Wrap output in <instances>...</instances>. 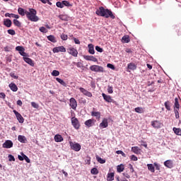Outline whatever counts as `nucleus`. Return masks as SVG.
Here are the masks:
<instances>
[{
	"instance_id": "obj_45",
	"label": "nucleus",
	"mask_w": 181,
	"mask_h": 181,
	"mask_svg": "<svg viewBox=\"0 0 181 181\" xmlns=\"http://www.w3.org/2000/svg\"><path fill=\"white\" fill-rule=\"evenodd\" d=\"M21 155L22 156H23L24 160H25V162H27V163H30V159H29L28 156L25 155L23 153H21Z\"/></svg>"
},
{
	"instance_id": "obj_10",
	"label": "nucleus",
	"mask_w": 181,
	"mask_h": 181,
	"mask_svg": "<svg viewBox=\"0 0 181 181\" xmlns=\"http://www.w3.org/2000/svg\"><path fill=\"white\" fill-rule=\"evenodd\" d=\"M67 52L69 54H71V56H74V57H77L78 54V52L74 47H69L67 49Z\"/></svg>"
},
{
	"instance_id": "obj_37",
	"label": "nucleus",
	"mask_w": 181,
	"mask_h": 181,
	"mask_svg": "<svg viewBox=\"0 0 181 181\" xmlns=\"http://www.w3.org/2000/svg\"><path fill=\"white\" fill-rule=\"evenodd\" d=\"M134 111H135V112H137L138 114H144V112H145V111L144 110V108L139 107H136V108L134 109Z\"/></svg>"
},
{
	"instance_id": "obj_34",
	"label": "nucleus",
	"mask_w": 181,
	"mask_h": 181,
	"mask_svg": "<svg viewBox=\"0 0 181 181\" xmlns=\"http://www.w3.org/2000/svg\"><path fill=\"white\" fill-rule=\"evenodd\" d=\"M179 110H180V108L174 107V114L175 115L176 119L180 118V116L179 115Z\"/></svg>"
},
{
	"instance_id": "obj_57",
	"label": "nucleus",
	"mask_w": 181,
	"mask_h": 181,
	"mask_svg": "<svg viewBox=\"0 0 181 181\" xmlns=\"http://www.w3.org/2000/svg\"><path fill=\"white\" fill-rule=\"evenodd\" d=\"M31 105L32 107H33V108H39V105H37L36 103L35 102H32L31 103Z\"/></svg>"
},
{
	"instance_id": "obj_22",
	"label": "nucleus",
	"mask_w": 181,
	"mask_h": 181,
	"mask_svg": "<svg viewBox=\"0 0 181 181\" xmlns=\"http://www.w3.org/2000/svg\"><path fill=\"white\" fill-rule=\"evenodd\" d=\"M8 87L11 90V91H13L14 93H16V91H18V86L13 83H11L8 85Z\"/></svg>"
},
{
	"instance_id": "obj_42",
	"label": "nucleus",
	"mask_w": 181,
	"mask_h": 181,
	"mask_svg": "<svg viewBox=\"0 0 181 181\" xmlns=\"http://www.w3.org/2000/svg\"><path fill=\"white\" fill-rule=\"evenodd\" d=\"M96 160L101 164L105 163V160L101 158V157L98 156H96Z\"/></svg>"
},
{
	"instance_id": "obj_44",
	"label": "nucleus",
	"mask_w": 181,
	"mask_h": 181,
	"mask_svg": "<svg viewBox=\"0 0 181 181\" xmlns=\"http://www.w3.org/2000/svg\"><path fill=\"white\" fill-rule=\"evenodd\" d=\"M52 76L54 77H57V76H60V72L57 70H54L52 72Z\"/></svg>"
},
{
	"instance_id": "obj_28",
	"label": "nucleus",
	"mask_w": 181,
	"mask_h": 181,
	"mask_svg": "<svg viewBox=\"0 0 181 181\" xmlns=\"http://www.w3.org/2000/svg\"><path fill=\"white\" fill-rule=\"evenodd\" d=\"M122 42L123 43H129L131 42V40L129 39V35H124L122 38Z\"/></svg>"
},
{
	"instance_id": "obj_29",
	"label": "nucleus",
	"mask_w": 181,
	"mask_h": 181,
	"mask_svg": "<svg viewBox=\"0 0 181 181\" xmlns=\"http://www.w3.org/2000/svg\"><path fill=\"white\" fill-rule=\"evenodd\" d=\"M127 69H129V70H136V64L132 62L129 63L127 65Z\"/></svg>"
},
{
	"instance_id": "obj_32",
	"label": "nucleus",
	"mask_w": 181,
	"mask_h": 181,
	"mask_svg": "<svg viewBox=\"0 0 181 181\" xmlns=\"http://www.w3.org/2000/svg\"><path fill=\"white\" fill-rule=\"evenodd\" d=\"M56 80L58 83H59V84H61L64 87H67V83H66V82H64V81H63L62 79L59 78H56Z\"/></svg>"
},
{
	"instance_id": "obj_58",
	"label": "nucleus",
	"mask_w": 181,
	"mask_h": 181,
	"mask_svg": "<svg viewBox=\"0 0 181 181\" xmlns=\"http://www.w3.org/2000/svg\"><path fill=\"white\" fill-rule=\"evenodd\" d=\"M131 160H134V162H136V160H138V157H136L135 155H132L131 156Z\"/></svg>"
},
{
	"instance_id": "obj_5",
	"label": "nucleus",
	"mask_w": 181,
	"mask_h": 181,
	"mask_svg": "<svg viewBox=\"0 0 181 181\" xmlns=\"http://www.w3.org/2000/svg\"><path fill=\"white\" fill-rule=\"evenodd\" d=\"M69 145L71 146V149L75 151V152H79V151L81 149V146L78 143L70 141Z\"/></svg>"
},
{
	"instance_id": "obj_36",
	"label": "nucleus",
	"mask_w": 181,
	"mask_h": 181,
	"mask_svg": "<svg viewBox=\"0 0 181 181\" xmlns=\"http://www.w3.org/2000/svg\"><path fill=\"white\" fill-rule=\"evenodd\" d=\"M47 37L48 40H49V42H52V43H56V42H57V40H56V37H54V35H49Z\"/></svg>"
},
{
	"instance_id": "obj_43",
	"label": "nucleus",
	"mask_w": 181,
	"mask_h": 181,
	"mask_svg": "<svg viewBox=\"0 0 181 181\" xmlns=\"http://www.w3.org/2000/svg\"><path fill=\"white\" fill-rule=\"evenodd\" d=\"M91 175H98V169L97 168H93L90 170Z\"/></svg>"
},
{
	"instance_id": "obj_19",
	"label": "nucleus",
	"mask_w": 181,
	"mask_h": 181,
	"mask_svg": "<svg viewBox=\"0 0 181 181\" xmlns=\"http://www.w3.org/2000/svg\"><path fill=\"white\" fill-rule=\"evenodd\" d=\"M141 149L139 148L138 146H133L132 147V152L136 153V155H141Z\"/></svg>"
},
{
	"instance_id": "obj_15",
	"label": "nucleus",
	"mask_w": 181,
	"mask_h": 181,
	"mask_svg": "<svg viewBox=\"0 0 181 181\" xmlns=\"http://www.w3.org/2000/svg\"><path fill=\"white\" fill-rule=\"evenodd\" d=\"M99 127L101 129L107 128L108 127V119L107 118H104L102 122L99 124Z\"/></svg>"
},
{
	"instance_id": "obj_7",
	"label": "nucleus",
	"mask_w": 181,
	"mask_h": 181,
	"mask_svg": "<svg viewBox=\"0 0 181 181\" xmlns=\"http://www.w3.org/2000/svg\"><path fill=\"white\" fill-rule=\"evenodd\" d=\"M69 107L72 108V110H77V100L74 98H71L69 100Z\"/></svg>"
},
{
	"instance_id": "obj_11",
	"label": "nucleus",
	"mask_w": 181,
	"mask_h": 181,
	"mask_svg": "<svg viewBox=\"0 0 181 181\" xmlns=\"http://www.w3.org/2000/svg\"><path fill=\"white\" fill-rule=\"evenodd\" d=\"M16 50H17L21 56H23V57H26V56H28L26 52H25V48L22 46H17L16 47Z\"/></svg>"
},
{
	"instance_id": "obj_33",
	"label": "nucleus",
	"mask_w": 181,
	"mask_h": 181,
	"mask_svg": "<svg viewBox=\"0 0 181 181\" xmlns=\"http://www.w3.org/2000/svg\"><path fill=\"white\" fill-rule=\"evenodd\" d=\"M147 168L151 173H155V167L153 166V164H147Z\"/></svg>"
},
{
	"instance_id": "obj_20",
	"label": "nucleus",
	"mask_w": 181,
	"mask_h": 181,
	"mask_svg": "<svg viewBox=\"0 0 181 181\" xmlns=\"http://www.w3.org/2000/svg\"><path fill=\"white\" fill-rule=\"evenodd\" d=\"M164 165H165L166 168H168V169H172V168H173V161L168 160L164 162Z\"/></svg>"
},
{
	"instance_id": "obj_46",
	"label": "nucleus",
	"mask_w": 181,
	"mask_h": 181,
	"mask_svg": "<svg viewBox=\"0 0 181 181\" xmlns=\"http://www.w3.org/2000/svg\"><path fill=\"white\" fill-rule=\"evenodd\" d=\"M7 32H8V35H11L12 36L16 35L15 30L10 29V30H8Z\"/></svg>"
},
{
	"instance_id": "obj_38",
	"label": "nucleus",
	"mask_w": 181,
	"mask_h": 181,
	"mask_svg": "<svg viewBox=\"0 0 181 181\" xmlns=\"http://www.w3.org/2000/svg\"><path fill=\"white\" fill-rule=\"evenodd\" d=\"M174 108H180V104H179V98H175Z\"/></svg>"
},
{
	"instance_id": "obj_8",
	"label": "nucleus",
	"mask_w": 181,
	"mask_h": 181,
	"mask_svg": "<svg viewBox=\"0 0 181 181\" xmlns=\"http://www.w3.org/2000/svg\"><path fill=\"white\" fill-rule=\"evenodd\" d=\"M102 97H103V99L105 100V101H106V103H113V104L117 103V102L114 100V99H112V98L109 95L102 93Z\"/></svg>"
},
{
	"instance_id": "obj_31",
	"label": "nucleus",
	"mask_w": 181,
	"mask_h": 181,
	"mask_svg": "<svg viewBox=\"0 0 181 181\" xmlns=\"http://www.w3.org/2000/svg\"><path fill=\"white\" fill-rule=\"evenodd\" d=\"M114 176H115L114 173H107V181H112V180H114Z\"/></svg>"
},
{
	"instance_id": "obj_41",
	"label": "nucleus",
	"mask_w": 181,
	"mask_h": 181,
	"mask_svg": "<svg viewBox=\"0 0 181 181\" xmlns=\"http://www.w3.org/2000/svg\"><path fill=\"white\" fill-rule=\"evenodd\" d=\"M173 130L174 131L175 134L176 135H180L181 136V129L180 128H176V127H174L173 129Z\"/></svg>"
},
{
	"instance_id": "obj_56",
	"label": "nucleus",
	"mask_w": 181,
	"mask_h": 181,
	"mask_svg": "<svg viewBox=\"0 0 181 181\" xmlns=\"http://www.w3.org/2000/svg\"><path fill=\"white\" fill-rule=\"evenodd\" d=\"M67 38H68V36H67V35H66V34H62V35H61V39H62V40H67Z\"/></svg>"
},
{
	"instance_id": "obj_59",
	"label": "nucleus",
	"mask_w": 181,
	"mask_h": 181,
	"mask_svg": "<svg viewBox=\"0 0 181 181\" xmlns=\"http://www.w3.org/2000/svg\"><path fill=\"white\" fill-rule=\"evenodd\" d=\"M10 76H11V77H12L13 78H15L16 80H18V76H16V75H15V73H11V74H10Z\"/></svg>"
},
{
	"instance_id": "obj_2",
	"label": "nucleus",
	"mask_w": 181,
	"mask_h": 181,
	"mask_svg": "<svg viewBox=\"0 0 181 181\" xmlns=\"http://www.w3.org/2000/svg\"><path fill=\"white\" fill-rule=\"evenodd\" d=\"M37 14V11L35 8H29L28 11H25L26 17L31 22H37L39 21V17L36 16Z\"/></svg>"
},
{
	"instance_id": "obj_23",
	"label": "nucleus",
	"mask_w": 181,
	"mask_h": 181,
	"mask_svg": "<svg viewBox=\"0 0 181 181\" xmlns=\"http://www.w3.org/2000/svg\"><path fill=\"white\" fill-rule=\"evenodd\" d=\"M85 125L90 128V127H93L94 125V119H90L85 122Z\"/></svg>"
},
{
	"instance_id": "obj_40",
	"label": "nucleus",
	"mask_w": 181,
	"mask_h": 181,
	"mask_svg": "<svg viewBox=\"0 0 181 181\" xmlns=\"http://www.w3.org/2000/svg\"><path fill=\"white\" fill-rule=\"evenodd\" d=\"M164 105L168 111H170V102L169 100L165 102Z\"/></svg>"
},
{
	"instance_id": "obj_26",
	"label": "nucleus",
	"mask_w": 181,
	"mask_h": 181,
	"mask_svg": "<svg viewBox=\"0 0 181 181\" xmlns=\"http://www.w3.org/2000/svg\"><path fill=\"white\" fill-rule=\"evenodd\" d=\"M88 53H90V54H94V53H95V52L94 51V45H93V44H89L88 45Z\"/></svg>"
},
{
	"instance_id": "obj_48",
	"label": "nucleus",
	"mask_w": 181,
	"mask_h": 181,
	"mask_svg": "<svg viewBox=\"0 0 181 181\" xmlns=\"http://www.w3.org/2000/svg\"><path fill=\"white\" fill-rule=\"evenodd\" d=\"M62 4L64 7V6H72L71 4H70V2L67 1H62Z\"/></svg>"
},
{
	"instance_id": "obj_13",
	"label": "nucleus",
	"mask_w": 181,
	"mask_h": 181,
	"mask_svg": "<svg viewBox=\"0 0 181 181\" xmlns=\"http://www.w3.org/2000/svg\"><path fill=\"white\" fill-rule=\"evenodd\" d=\"M79 90H80L81 93H83V95H86V97H89V98L93 97V93H91V92L84 89V88H79Z\"/></svg>"
},
{
	"instance_id": "obj_53",
	"label": "nucleus",
	"mask_w": 181,
	"mask_h": 181,
	"mask_svg": "<svg viewBox=\"0 0 181 181\" xmlns=\"http://www.w3.org/2000/svg\"><path fill=\"white\" fill-rule=\"evenodd\" d=\"M123 176H124V177H126L127 179H129V177H131L129 173H127V171L123 173Z\"/></svg>"
},
{
	"instance_id": "obj_21",
	"label": "nucleus",
	"mask_w": 181,
	"mask_h": 181,
	"mask_svg": "<svg viewBox=\"0 0 181 181\" xmlns=\"http://www.w3.org/2000/svg\"><path fill=\"white\" fill-rule=\"evenodd\" d=\"M4 25L6 28H11V26H12V21L9 20L8 18H6L4 20Z\"/></svg>"
},
{
	"instance_id": "obj_49",
	"label": "nucleus",
	"mask_w": 181,
	"mask_h": 181,
	"mask_svg": "<svg viewBox=\"0 0 181 181\" xmlns=\"http://www.w3.org/2000/svg\"><path fill=\"white\" fill-rule=\"evenodd\" d=\"M56 5L57 6V8H64V6H63V1H57L56 3Z\"/></svg>"
},
{
	"instance_id": "obj_4",
	"label": "nucleus",
	"mask_w": 181,
	"mask_h": 181,
	"mask_svg": "<svg viewBox=\"0 0 181 181\" xmlns=\"http://www.w3.org/2000/svg\"><path fill=\"white\" fill-rule=\"evenodd\" d=\"M71 125L75 129H80V127H81V125L80 124L78 119H77L76 117H73L71 118Z\"/></svg>"
},
{
	"instance_id": "obj_62",
	"label": "nucleus",
	"mask_w": 181,
	"mask_h": 181,
	"mask_svg": "<svg viewBox=\"0 0 181 181\" xmlns=\"http://www.w3.org/2000/svg\"><path fill=\"white\" fill-rule=\"evenodd\" d=\"M79 103H81V104H86V99L81 98L79 100Z\"/></svg>"
},
{
	"instance_id": "obj_52",
	"label": "nucleus",
	"mask_w": 181,
	"mask_h": 181,
	"mask_svg": "<svg viewBox=\"0 0 181 181\" xmlns=\"http://www.w3.org/2000/svg\"><path fill=\"white\" fill-rule=\"evenodd\" d=\"M95 50H97V52H99V53H103V48H101L100 46H96Z\"/></svg>"
},
{
	"instance_id": "obj_18",
	"label": "nucleus",
	"mask_w": 181,
	"mask_h": 181,
	"mask_svg": "<svg viewBox=\"0 0 181 181\" xmlns=\"http://www.w3.org/2000/svg\"><path fill=\"white\" fill-rule=\"evenodd\" d=\"M58 18L61 21H64V22H67L68 21H70V16H68L67 14H60Z\"/></svg>"
},
{
	"instance_id": "obj_6",
	"label": "nucleus",
	"mask_w": 181,
	"mask_h": 181,
	"mask_svg": "<svg viewBox=\"0 0 181 181\" xmlns=\"http://www.w3.org/2000/svg\"><path fill=\"white\" fill-rule=\"evenodd\" d=\"M151 126L156 129H159V128H162V127H163V124H162L159 120H154L151 122Z\"/></svg>"
},
{
	"instance_id": "obj_27",
	"label": "nucleus",
	"mask_w": 181,
	"mask_h": 181,
	"mask_svg": "<svg viewBox=\"0 0 181 181\" xmlns=\"http://www.w3.org/2000/svg\"><path fill=\"white\" fill-rule=\"evenodd\" d=\"M55 142H63V137L60 134H57L54 136Z\"/></svg>"
},
{
	"instance_id": "obj_9",
	"label": "nucleus",
	"mask_w": 181,
	"mask_h": 181,
	"mask_svg": "<svg viewBox=\"0 0 181 181\" xmlns=\"http://www.w3.org/2000/svg\"><path fill=\"white\" fill-rule=\"evenodd\" d=\"M13 112L15 114L18 122H20V124H23L25 119L23 117H22V115H21V113L16 110H13Z\"/></svg>"
},
{
	"instance_id": "obj_14",
	"label": "nucleus",
	"mask_w": 181,
	"mask_h": 181,
	"mask_svg": "<svg viewBox=\"0 0 181 181\" xmlns=\"http://www.w3.org/2000/svg\"><path fill=\"white\" fill-rule=\"evenodd\" d=\"M52 51H53V53H59V52L65 53L66 48H64L63 46L56 47L53 48Z\"/></svg>"
},
{
	"instance_id": "obj_3",
	"label": "nucleus",
	"mask_w": 181,
	"mask_h": 181,
	"mask_svg": "<svg viewBox=\"0 0 181 181\" xmlns=\"http://www.w3.org/2000/svg\"><path fill=\"white\" fill-rule=\"evenodd\" d=\"M90 70L91 71H95V73H105L104 67L99 65H92L90 66Z\"/></svg>"
},
{
	"instance_id": "obj_17",
	"label": "nucleus",
	"mask_w": 181,
	"mask_h": 181,
	"mask_svg": "<svg viewBox=\"0 0 181 181\" xmlns=\"http://www.w3.org/2000/svg\"><path fill=\"white\" fill-rule=\"evenodd\" d=\"M23 59L24 62H25V63H27L30 66H32V67L35 66V63H33V60H32V59H30L29 57H23Z\"/></svg>"
},
{
	"instance_id": "obj_30",
	"label": "nucleus",
	"mask_w": 181,
	"mask_h": 181,
	"mask_svg": "<svg viewBox=\"0 0 181 181\" xmlns=\"http://www.w3.org/2000/svg\"><path fill=\"white\" fill-rule=\"evenodd\" d=\"M124 169H125L124 164H120L117 166V170L118 173H121L122 172H124Z\"/></svg>"
},
{
	"instance_id": "obj_50",
	"label": "nucleus",
	"mask_w": 181,
	"mask_h": 181,
	"mask_svg": "<svg viewBox=\"0 0 181 181\" xmlns=\"http://www.w3.org/2000/svg\"><path fill=\"white\" fill-rule=\"evenodd\" d=\"M40 32H42V33H47V29L45 27L40 28Z\"/></svg>"
},
{
	"instance_id": "obj_63",
	"label": "nucleus",
	"mask_w": 181,
	"mask_h": 181,
	"mask_svg": "<svg viewBox=\"0 0 181 181\" xmlns=\"http://www.w3.org/2000/svg\"><path fill=\"white\" fill-rule=\"evenodd\" d=\"M74 42L76 45H80V40L76 37H74Z\"/></svg>"
},
{
	"instance_id": "obj_60",
	"label": "nucleus",
	"mask_w": 181,
	"mask_h": 181,
	"mask_svg": "<svg viewBox=\"0 0 181 181\" xmlns=\"http://www.w3.org/2000/svg\"><path fill=\"white\" fill-rule=\"evenodd\" d=\"M154 166H155L156 170H160V165H159L158 163H154Z\"/></svg>"
},
{
	"instance_id": "obj_54",
	"label": "nucleus",
	"mask_w": 181,
	"mask_h": 181,
	"mask_svg": "<svg viewBox=\"0 0 181 181\" xmlns=\"http://www.w3.org/2000/svg\"><path fill=\"white\" fill-rule=\"evenodd\" d=\"M107 67L111 69L112 70H115V66L112 64H107Z\"/></svg>"
},
{
	"instance_id": "obj_24",
	"label": "nucleus",
	"mask_w": 181,
	"mask_h": 181,
	"mask_svg": "<svg viewBox=\"0 0 181 181\" xmlns=\"http://www.w3.org/2000/svg\"><path fill=\"white\" fill-rule=\"evenodd\" d=\"M18 140L19 141V142H21V144H25L26 141H28L26 139V137L25 136H22V135H18Z\"/></svg>"
},
{
	"instance_id": "obj_55",
	"label": "nucleus",
	"mask_w": 181,
	"mask_h": 181,
	"mask_svg": "<svg viewBox=\"0 0 181 181\" xmlns=\"http://www.w3.org/2000/svg\"><path fill=\"white\" fill-rule=\"evenodd\" d=\"M74 64H76V66L78 68V69H81V67H83V63L81 62H74Z\"/></svg>"
},
{
	"instance_id": "obj_61",
	"label": "nucleus",
	"mask_w": 181,
	"mask_h": 181,
	"mask_svg": "<svg viewBox=\"0 0 181 181\" xmlns=\"http://www.w3.org/2000/svg\"><path fill=\"white\" fill-rule=\"evenodd\" d=\"M6 97V95H5L4 93H2V92L0 93V98H3L4 100H5Z\"/></svg>"
},
{
	"instance_id": "obj_39",
	"label": "nucleus",
	"mask_w": 181,
	"mask_h": 181,
	"mask_svg": "<svg viewBox=\"0 0 181 181\" xmlns=\"http://www.w3.org/2000/svg\"><path fill=\"white\" fill-rule=\"evenodd\" d=\"M13 22L15 26H17L18 28H21L22 26V23H21V21L17 19H14Z\"/></svg>"
},
{
	"instance_id": "obj_51",
	"label": "nucleus",
	"mask_w": 181,
	"mask_h": 181,
	"mask_svg": "<svg viewBox=\"0 0 181 181\" xmlns=\"http://www.w3.org/2000/svg\"><path fill=\"white\" fill-rule=\"evenodd\" d=\"M8 160L9 162H15V157L12 155H8Z\"/></svg>"
},
{
	"instance_id": "obj_12",
	"label": "nucleus",
	"mask_w": 181,
	"mask_h": 181,
	"mask_svg": "<svg viewBox=\"0 0 181 181\" xmlns=\"http://www.w3.org/2000/svg\"><path fill=\"white\" fill-rule=\"evenodd\" d=\"M13 146V142L11 140H6L3 144V148H6V149H10V148H12Z\"/></svg>"
},
{
	"instance_id": "obj_25",
	"label": "nucleus",
	"mask_w": 181,
	"mask_h": 181,
	"mask_svg": "<svg viewBox=\"0 0 181 181\" xmlns=\"http://www.w3.org/2000/svg\"><path fill=\"white\" fill-rule=\"evenodd\" d=\"M91 116L95 117L96 119H100L101 118V112H91Z\"/></svg>"
},
{
	"instance_id": "obj_64",
	"label": "nucleus",
	"mask_w": 181,
	"mask_h": 181,
	"mask_svg": "<svg viewBox=\"0 0 181 181\" xmlns=\"http://www.w3.org/2000/svg\"><path fill=\"white\" fill-rule=\"evenodd\" d=\"M23 104V103H22V100H18L17 101V105H19L20 107H22Z\"/></svg>"
},
{
	"instance_id": "obj_47",
	"label": "nucleus",
	"mask_w": 181,
	"mask_h": 181,
	"mask_svg": "<svg viewBox=\"0 0 181 181\" xmlns=\"http://www.w3.org/2000/svg\"><path fill=\"white\" fill-rule=\"evenodd\" d=\"M107 93L109 94H112V93H114L112 86H107Z\"/></svg>"
},
{
	"instance_id": "obj_1",
	"label": "nucleus",
	"mask_w": 181,
	"mask_h": 181,
	"mask_svg": "<svg viewBox=\"0 0 181 181\" xmlns=\"http://www.w3.org/2000/svg\"><path fill=\"white\" fill-rule=\"evenodd\" d=\"M96 15L98 16H103V18H111V19H115V16L112 14V11L109 9H105L104 7L100 6L96 11Z\"/></svg>"
},
{
	"instance_id": "obj_16",
	"label": "nucleus",
	"mask_w": 181,
	"mask_h": 181,
	"mask_svg": "<svg viewBox=\"0 0 181 181\" xmlns=\"http://www.w3.org/2000/svg\"><path fill=\"white\" fill-rule=\"evenodd\" d=\"M83 59H85V60H88V62H98L97 58H95L94 56L85 55L83 56Z\"/></svg>"
},
{
	"instance_id": "obj_35",
	"label": "nucleus",
	"mask_w": 181,
	"mask_h": 181,
	"mask_svg": "<svg viewBox=\"0 0 181 181\" xmlns=\"http://www.w3.org/2000/svg\"><path fill=\"white\" fill-rule=\"evenodd\" d=\"M18 12L19 15H21V16H25V15H26V11L22 8H18Z\"/></svg>"
}]
</instances>
